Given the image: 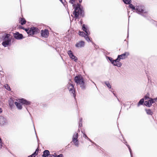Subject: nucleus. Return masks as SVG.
I'll return each mask as SVG.
<instances>
[{
  "label": "nucleus",
  "instance_id": "1",
  "mask_svg": "<svg viewBox=\"0 0 157 157\" xmlns=\"http://www.w3.org/2000/svg\"><path fill=\"white\" fill-rule=\"evenodd\" d=\"M72 6L74 8L73 14L74 15V17L76 19L78 17L79 15L82 13V10L80 7V5L78 4H73Z\"/></svg>",
  "mask_w": 157,
  "mask_h": 157
},
{
  "label": "nucleus",
  "instance_id": "2",
  "mask_svg": "<svg viewBox=\"0 0 157 157\" xmlns=\"http://www.w3.org/2000/svg\"><path fill=\"white\" fill-rule=\"evenodd\" d=\"M14 104L17 109L20 110L22 108L23 105H29L30 104V102L23 99H19L17 100V101L15 102Z\"/></svg>",
  "mask_w": 157,
  "mask_h": 157
},
{
  "label": "nucleus",
  "instance_id": "3",
  "mask_svg": "<svg viewBox=\"0 0 157 157\" xmlns=\"http://www.w3.org/2000/svg\"><path fill=\"white\" fill-rule=\"evenodd\" d=\"M146 100L144 102V105L148 107H150L152 103H155L157 100V98H152L148 97V96L146 95L144 98Z\"/></svg>",
  "mask_w": 157,
  "mask_h": 157
},
{
  "label": "nucleus",
  "instance_id": "4",
  "mask_svg": "<svg viewBox=\"0 0 157 157\" xmlns=\"http://www.w3.org/2000/svg\"><path fill=\"white\" fill-rule=\"evenodd\" d=\"M75 82L77 84L80 85V87L82 89L85 87L84 79L83 77L80 75L75 76Z\"/></svg>",
  "mask_w": 157,
  "mask_h": 157
},
{
  "label": "nucleus",
  "instance_id": "5",
  "mask_svg": "<svg viewBox=\"0 0 157 157\" xmlns=\"http://www.w3.org/2000/svg\"><path fill=\"white\" fill-rule=\"evenodd\" d=\"M22 29L25 30L29 35H32L36 34L37 33V29L36 27H33L28 29H24L23 28Z\"/></svg>",
  "mask_w": 157,
  "mask_h": 157
},
{
  "label": "nucleus",
  "instance_id": "6",
  "mask_svg": "<svg viewBox=\"0 0 157 157\" xmlns=\"http://www.w3.org/2000/svg\"><path fill=\"white\" fill-rule=\"evenodd\" d=\"M129 55V53L128 52H125L121 55H118L117 58L116 59V60L117 61L118 63H120L119 61L121 59H123L126 58Z\"/></svg>",
  "mask_w": 157,
  "mask_h": 157
},
{
  "label": "nucleus",
  "instance_id": "7",
  "mask_svg": "<svg viewBox=\"0 0 157 157\" xmlns=\"http://www.w3.org/2000/svg\"><path fill=\"white\" fill-rule=\"evenodd\" d=\"M82 29L86 33V35H85L84 36L85 39L88 42H89V41H91L90 39L88 36V35L90 34V33L89 31L87 29V28L85 27V25L84 24L83 25Z\"/></svg>",
  "mask_w": 157,
  "mask_h": 157
},
{
  "label": "nucleus",
  "instance_id": "8",
  "mask_svg": "<svg viewBox=\"0 0 157 157\" xmlns=\"http://www.w3.org/2000/svg\"><path fill=\"white\" fill-rule=\"evenodd\" d=\"M108 58L113 65L117 66L118 67H121V63H118L117 61L116 60V59L114 60L112 58L109 57H108Z\"/></svg>",
  "mask_w": 157,
  "mask_h": 157
},
{
  "label": "nucleus",
  "instance_id": "9",
  "mask_svg": "<svg viewBox=\"0 0 157 157\" xmlns=\"http://www.w3.org/2000/svg\"><path fill=\"white\" fill-rule=\"evenodd\" d=\"M71 82V81H70ZM67 87L68 89L69 90L70 93L71 94H72L75 97V91L74 90V87L73 85L71 83V82H70L68 83V84L67 85Z\"/></svg>",
  "mask_w": 157,
  "mask_h": 157
},
{
  "label": "nucleus",
  "instance_id": "10",
  "mask_svg": "<svg viewBox=\"0 0 157 157\" xmlns=\"http://www.w3.org/2000/svg\"><path fill=\"white\" fill-rule=\"evenodd\" d=\"M78 133H75L74 134L72 138V142H73L75 145L77 146H78Z\"/></svg>",
  "mask_w": 157,
  "mask_h": 157
},
{
  "label": "nucleus",
  "instance_id": "11",
  "mask_svg": "<svg viewBox=\"0 0 157 157\" xmlns=\"http://www.w3.org/2000/svg\"><path fill=\"white\" fill-rule=\"evenodd\" d=\"M137 13L140 14L146 13L147 11L144 10L143 7L141 6H138L136 7V10Z\"/></svg>",
  "mask_w": 157,
  "mask_h": 157
},
{
  "label": "nucleus",
  "instance_id": "12",
  "mask_svg": "<svg viewBox=\"0 0 157 157\" xmlns=\"http://www.w3.org/2000/svg\"><path fill=\"white\" fill-rule=\"evenodd\" d=\"M67 53L70 57L75 62H77L78 60L77 58L74 55L73 53L71 51H68L67 52Z\"/></svg>",
  "mask_w": 157,
  "mask_h": 157
},
{
  "label": "nucleus",
  "instance_id": "13",
  "mask_svg": "<svg viewBox=\"0 0 157 157\" xmlns=\"http://www.w3.org/2000/svg\"><path fill=\"white\" fill-rule=\"evenodd\" d=\"M41 32L42 36L47 38L48 36L49 33L48 30L45 29L44 31L41 30Z\"/></svg>",
  "mask_w": 157,
  "mask_h": 157
},
{
  "label": "nucleus",
  "instance_id": "14",
  "mask_svg": "<svg viewBox=\"0 0 157 157\" xmlns=\"http://www.w3.org/2000/svg\"><path fill=\"white\" fill-rule=\"evenodd\" d=\"M7 119L2 116H0V124L2 125H4L7 124Z\"/></svg>",
  "mask_w": 157,
  "mask_h": 157
},
{
  "label": "nucleus",
  "instance_id": "15",
  "mask_svg": "<svg viewBox=\"0 0 157 157\" xmlns=\"http://www.w3.org/2000/svg\"><path fill=\"white\" fill-rule=\"evenodd\" d=\"M13 36L15 38L20 40L22 39L23 35L21 34H20L18 32H16L13 34Z\"/></svg>",
  "mask_w": 157,
  "mask_h": 157
},
{
  "label": "nucleus",
  "instance_id": "16",
  "mask_svg": "<svg viewBox=\"0 0 157 157\" xmlns=\"http://www.w3.org/2000/svg\"><path fill=\"white\" fill-rule=\"evenodd\" d=\"M85 46V42L82 41L78 42L75 44V46L78 48L84 47Z\"/></svg>",
  "mask_w": 157,
  "mask_h": 157
},
{
  "label": "nucleus",
  "instance_id": "17",
  "mask_svg": "<svg viewBox=\"0 0 157 157\" xmlns=\"http://www.w3.org/2000/svg\"><path fill=\"white\" fill-rule=\"evenodd\" d=\"M10 35L9 34H6L3 36L2 39L3 41H8L11 40L10 38Z\"/></svg>",
  "mask_w": 157,
  "mask_h": 157
},
{
  "label": "nucleus",
  "instance_id": "18",
  "mask_svg": "<svg viewBox=\"0 0 157 157\" xmlns=\"http://www.w3.org/2000/svg\"><path fill=\"white\" fill-rule=\"evenodd\" d=\"M48 155L50 156L49 151L48 150H45L43 152L42 156L43 157H47Z\"/></svg>",
  "mask_w": 157,
  "mask_h": 157
},
{
  "label": "nucleus",
  "instance_id": "19",
  "mask_svg": "<svg viewBox=\"0 0 157 157\" xmlns=\"http://www.w3.org/2000/svg\"><path fill=\"white\" fill-rule=\"evenodd\" d=\"M11 40L8 41H3L2 44L5 47L8 45L10 43Z\"/></svg>",
  "mask_w": 157,
  "mask_h": 157
},
{
  "label": "nucleus",
  "instance_id": "20",
  "mask_svg": "<svg viewBox=\"0 0 157 157\" xmlns=\"http://www.w3.org/2000/svg\"><path fill=\"white\" fill-rule=\"evenodd\" d=\"M146 112L149 115H152L153 114V112L150 109H145Z\"/></svg>",
  "mask_w": 157,
  "mask_h": 157
},
{
  "label": "nucleus",
  "instance_id": "21",
  "mask_svg": "<svg viewBox=\"0 0 157 157\" xmlns=\"http://www.w3.org/2000/svg\"><path fill=\"white\" fill-rule=\"evenodd\" d=\"M38 150L37 149H36L35 152L32 155H30V156H31V157H35L38 154Z\"/></svg>",
  "mask_w": 157,
  "mask_h": 157
},
{
  "label": "nucleus",
  "instance_id": "22",
  "mask_svg": "<svg viewBox=\"0 0 157 157\" xmlns=\"http://www.w3.org/2000/svg\"><path fill=\"white\" fill-rule=\"evenodd\" d=\"M26 21L24 18H21V20L20 21V22L21 24L23 25L25 24L26 23Z\"/></svg>",
  "mask_w": 157,
  "mask_h": 157
},
{
  "label": "nucleus",
  "instance_id": "23",
  "mask_svg": "<svg viewBox=\"0 0 157 157\" xmlns=\"http://www.w3.org/2000/svg\"><path fill=\"white\" fill-rule=\"evenodd\" d=\"M105 83L108 88H109V89L111 88V86L109 83V82H105Z\"/></svg>",
  "mask_w": 157,
  "mask_h": 157
},
{
  "label": "nucleus",
  "instance_id": "24",
  "mask_svg": "<svg viewBox=\"0 0 157 157\" xmlns=\"http://www.w3.org/2000/svg\"><path fill=\"white\" fill-rule=\"evenodd\" d=\"M5 88L7 90L10 91V86L8 84H6L4 86Z\"/></svg>",
  "mask_w": 157,
  "mask_h": 157
},
{
  "label": "nucleus",
  "instance_id": "25",
  "mask_svg": "<svg viewBox=\"0 0 157 157\" xmlns=\"http://www.w3.org/2000/svg\"><path fill=\"white\" fill-rule=\"evenodd\" d=\"M144 99L143 98H142L140 100V101L138 103V105H142L143 103H144Z\"/></svg>",
  "mask_w": 157,
  "mask_h": 157
},
{
  "label": "nucleus",
  "instance_id": "26",
  "mask_svg": "<svg viewBox=\"0 0 157 157\" xmlns=\"http://www.w3.org/2000/svg\"><path fill=\"white\" fill-rule=\"evenodd\" d=\"M123 1L126 4H129L131 2V0H123Z\"/></svg>",
  "mask_w": 157,
  "mask_h": 157
},
{
  "label": "nucleus",
  "instance_id": "27",
  "mask_svg": "<svg viewBox=\"0 0 157 157\" xmlns=\"http://www.w3.org/2000/svg\"><path fill=\"white\" fill-rule=\"evenodd\" d=\"M78 34L79 35L82 36H84L85 35H86L83 32H79Z\"/></svg>",
  "mask_w": 157,
  "mask_h": 157
},
{
  "label": "nucleus",
  "instance_id": "28",
  "mask_svg": "<svg viewBox=\"0 0 157 157\" xmlns=\"http://www.w3.org/2000/svg\"><path fill=\"white\" fill-rule=\"evenodd\" d=\"M129 7L131 8L132 9V10H136V9L135 7L132 4H130L129 5Z\"/></svg>",
  "mask_w": 157,
  "mask_h": 157
},
{
  "label": "nucleus",
  "instance_id": "29",
  "mask_svg": "<svg viewBox=\"0 0 157 157\" xmlns=\"http://www.w3.org/2000/svg\"><path fill=\"white\" fill-rule=\"evenodd\" d=\"M83 136L85 138H86L90 141H91V140L85 134L83 133Z\"/></svg>",
  "mask_w": 157,
  "mask_h": 157
},
{
  "label": "nucleus",
  "instance_id": "30",
  "mask_svg": "<svg viewBox=\"0 0 157 157\" xmlns=\"http://www.w3.org/2000/svg\"><path fill=\"white\" fill-rule=\"evenodd\" d=\"M69 2L71 4H73L75 2V0H70Z\"/></svg>",
  "mask_w": 157,
  "mask_h": 157
},
{
  "label": "nucleus",
  "instance_id": "31",
  "mask_svg": "<svg viewBox=\"0 0 157 157\" xmlns=\"http://www.w3.org/2000/svg\"><path fill=\"white\" fill-rule=\"evenodd\" d=\"M128 149H129V151H130V152L131 156L132 157V153H131V149H130V147H129V146H128Z\"/></svg>",
  "mask_w": 157,
  "mask_h": 157
},
{
  "label": "nucleus",
  "instance_id": "32",
  "mask_svg": "<svg viewBox=\"0 0 157 157\" xmlns=\"http://www.w3.org/2000/svg\"><path fill=\"white\" fill-rule=\"evenodd\" d=\"M56 157H63V155L62 154H60L56 156Z\"/></svg>",
  "mask_w": 157,
  "mask_h": 157
},
{
  "label": "nucleus",
  "instance_id": "33",
  "mask_svg": "<svg viewBox=\"0 0 157 157\" xmlns=\"http://www.w3.org/2000/svg\"><path fill=\"white\" fill-rule=\"evenodd\" d=\"M2 142L1 139L0 138V145L2 146Z\"/></svg>",
  "mask_w": 157,
  "mask_h": 157
},
{
  "label": "nucleus",
  "instance_id": "34",
  "mask_svg": "<svg viewBox=\"0 0 157 157\" xmlns=\"http://www.w3.org/2000/svg\"><path fill=\"white\" fill-rule=\"evenodd\" d=\"M60 0L63 3L65 1V0Z\"/></svg>",
  "mask_w": 157,
  "mask_h": 157
},
{
  "label": "nucleus",
  "instance_id": "35",
  "mask_svg": "<svg viewBox=\"0 0 157 157\" xmlns=\"http://www.w3.org/2000/svg\"><path fill=\"white\" fill-rule=\"evenodd\" d=\"M2 109L0 108V113L2 112Z\"/></svg>",
  "mask_w": 157,
  "mask_h": 157
},
{
  "label": "nucleus",
  "instance_id": "36",
  "mask_svg": "<svg viewBox=\"0 0 157 157\" xmlns=\"http://www.w3.org/2000/svg\"><path fill=\"white\" fill-rule=\"evenodd\" d=\"M79 2L80 3V2H82V0H79Z\"/></svg>",
  "mask_w": 157,
  "mask_h": 157
},
{
  "label": "nucleus",
  "instance_id": "37",
  "mask_svg": "<svg viewBox=\"0 0 157 157\" xmlns=\"http://www.w3.org/2000/svg\"><path fill=\"white\" fill-rule=\"evenodd\" d=\"M82 124H79V126H80V127H81V126H82Z\"/></svg>",
  "mask_w": 157,
  "mask_h": 157
},
{
  "label": "nucleus",
  "instance_id": "38",
  "mask_svg": "<svg viewBox=\"0 0 157 157\" xmlns=\"http://www.w3.org/2000/svg\"><path fill=\"white\" fill-rule=\"evenodd\" d=\"M80 23H81V24H82V21H80Z\"/></svg>",
  "mask_w": 157,
  "mask_h": 157
},
{
  "label": "nucleus",
  "instance_id": "39",
  "mask_svg": "<svg viewBox=\"0 0 157 157\" xmlns=\"http://www.w3.org/2000/svg\"><path fill=\"white\" fill-rule=\"evenodd\" d=\"M113 93V94H114L115 96H116L115 94H114V93Z\"/></svg>",
  "mask_w": 157,
  "mask_h": 157
},
{
  "label": "nucleus",
  "instance_id": "40",
  "mask_svg": "<svg viewBox=\"0 0 157 157\" xmlns=\"http://www.w3.org/2000/svg\"><path fill=\"white\" fill-rule=\"evenodd\" d=\"M82 119H81V120H80V121H82Z\"/></svg>",
  "mask_w": 157,
  "mask_h": 157
},
{
  "label": "nucleus",
  "instance_id": "41",
  "mask_svg": "<svg viewBox=\"0 0 157 157\" xmlns=\"http://www.w3.org/2000/svg\"><path fill=\"white\" fill-rule=\"evenodd\" d=\"M93 82V83H94L95 84H95L94 83V82Z\"/></svg>",
  "mask_w": 157,
  "mask_h": 157
},
{
  "label": "nucleus",
  "instance_id": "42",
  "mask_svg": "<svg viewBox=\"0 0 157 157\" xmlns=\"http://www.w3.org/2000/svg\"><path fill=\"white\" fill-rule=\"evenodd\" d=\"M28 157H31V156H29Z\"/></svg>",
  "mask_w": 157,
  "mask_h": 157
}]
</instances>
